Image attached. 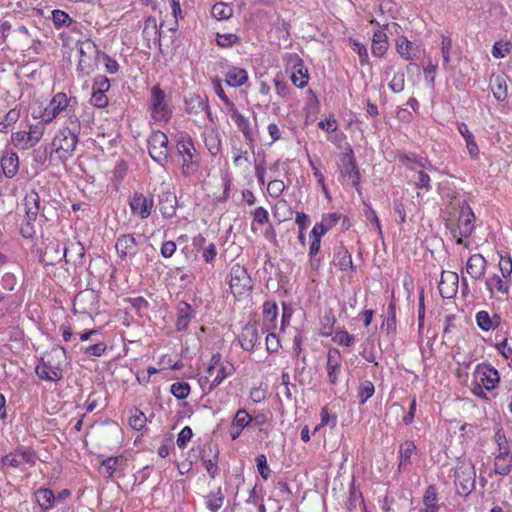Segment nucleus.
I'll use <instances>...</instances> for the list:
<instances>
[{"label":"nucleus","mask_w":512,"mask_h":512,"mask_svg":"<svg viewBox=\"0 0 512 512\" xmlns=\"http://www.w3.org/2000/svg\"><path fill=\"white\" fill-rule=\"evenodd\" d=\"M437 493L434 486H429L423 496V503L428 510L437 512L439 505L437 504Z\"/></svg>","instance_id":"a18cd8bd"},{"label":"nucleus","mask_w":512,"mask_h":512,"mask_svg":"<svg viewBox=\"0 0 512 512\" xmlns=\"http://www.w3.org/2000/svg\"><path fill=\"white\" fill-rule=\"evenodd\" d=\"M512 470V455H495L494 473L500 476H507Z\"/></svg>","instance_id":"e433bc0d"},{"label":"nucleus","mask_w":512,"mask_h":512,"mask_svg":"<svg viewBox=\"0 0 512 512\" xmlns=\"http://www.w3.org/2000/svg\"><path fill=\"white\" fill-rule=\"evenodd\" d=\"M129 206L133 215L140 219H147L154 208V200L152 196H146L142 193H134L130 198Z\"/></svg>","instance_id":"dca6fc26"},{"label":"nucleus","mask_w":512,"mask_h":512,"mask_svg":"<svg viewBox=\"0 0 512 512\" xmlns=\"http://www.w3.org/2000/svg\"><path fill=\"white\" fill-rule=\"evenodd\" d=\"M253 422V417L245 410L238 409L232 419V423L237 428L245 429Z\"/></svg>","instance_id":"49530a36"},{"label":"nucleus","mask_w":512,"mask_h":512,"mask_svg":"<svg viewBox=\"0 0 512 512\" xmlns=\"http://www.w3.org/2000/svg\"><path fill=\"white\" fill-rule=\"evenodd\" d=\"M477 326L484 332L495 330L501 323V317L498 314L490 315L485 310H480L475 315Z\"/></svg>","instance_id":"c756f323"},{"label":"nucleus","mask_w":512,"mask_h":512,"mask_svg":"<svg viewBox=\"0 0 512 512\" xmlns=\"http://www.w3.org/2000/svg\"><path fill=\"white\" fill-rule=\"evenodd\" d=\"M251 214L253 216V221H252V229L253 230H255L256 224L262 226L269 222V213H268L267 209H265L262 206L254 209V211H252Z\"/></svg>","instance_id":"603ef678"},{"label":"nucleus","mask_w":512,"mask_h":512,"mask_svg":"<svg viewBox=\"0 0 512 512\" xmlns=\"http://www.w3.org/2000/svg\"><path fill=\"white\" fill-rule=\"evenodd\" d=\"M491 91L497 101H505L507 98V83L503 76H496L491 82Z\"/></svg>","instance_id":"58836bf2"},{"label":"nucleus","mask_w":512,"mask_h":512,"mask_svg":"<svg viewBox=\"0 0 512 512\" xmlns=\"http://www.w3.org/2000/svg\"><path fill=\"white\" fill-rule=\"evenodd\" d=\"M263 322L264 328L262 329V333L271 331L276 328V319L278 316V306L275 302L266 301L263 304Z\"/></svg>","instance_id":"2f4dec72"},{"label":"nucleus","mask_w":512,"mask_h":512,"mask_svg":"<svg viewBox=\"0 0 512 512\" xmlns=\"http://www.w3.org/2000/svg\"><path fill=\"white\" fill-rule=\"evenodd\" d=\"M159 210L164 218H172L176 214L177 199L176 196L167 191L159 195Z\"/></svg>","instance_id":"7c9ffc66"},{"label":"nucleus","mask_w":512,"mask_h":512,"mask_svg":"<svg viewBox=\"0 0 512 512\" xmlns=\"http://www.w3.org/2000/svg\"><path fill=\"white\" fill-rule=\"evenodd\" d=\"M291 82L298 88H303L308 82V73L304 69L302 61L299 59L298 63L294 65V71L290 76Z\"/></svg>","instance_id":"ea45409f"},{"label":"nucleus","mask_w":512,"mask_h":512,"mask_svg":"<svg viewBox=\"0 0 512 512\" xmlns=\"http://www.w3.org/2000/svg\"><path fill=\"white\" fill-rule=\"evenodd\" d=\"M286 185L282 180L274 179L268 182L267 192L272 198H279L285 191Z\"/></svg>","instance_id":"864d4df0"},{"label":"nucleus","mask_w":512,"mask_h":512,"mask_svg":"<svg viewBox=\"0 0 512 512\" xmlns=\"http://www.w3.org/2000/svg\"><path fill=\"white\" fill-rule=\"evenodd\" d=\"M256 466L259 474L264 480H267L270 477L271 470L267 463V458L264 454H259L256 457Z\"/></svg>","instance_id":"bf43d9fd"},{"label":"nucleus","mask_w":512,"mask_h":512,"mask_svg":"<svg viewBox=\"0 0 512 512\" xmlns=\"http://www.w3.org/2000/svg\"><path fill=\"white\" fill-rule=\"evenodd\" d=\"M475 229V215L471 207L467 204L460 208L457 226L452 230L454 238H456L457 244L463 243V238L471 236Z\"/></svg>","instance_id":"9d476101"},{"label":"nucleus","mask_w":512,"mask_h":512,"mask_svg":"<svg viewBox=\"0 0 512 512\" xmlns=\"http://www.w3.org/2000/svg\"><path fill=\"white\" fill-rule=\"evenodd\" d=\"M35 500L38 503V505L43 509L44 511H48L52 508H54L56 504V498L53 493V491L49 488H39L35 491Z\"/></svg>","instance_id":"f704fd0d"},{"label":"nucleus","mask_w":512,"mask_h":512,"mask_svg":"<svg viewBox=\"0 0 512 512\" xmlns=\"http://www.w3.org/2000/svg\"><path fill=\"white\" fill-rule=\"evenodd\" d=\"M1 173L7 178H13L19 170V157L16 152L5 151L0 159Z\"/></svg>","instance_id":"bb28decb"},{"label":"nucleus","mask_w":512,"mask_h":512,"mask_svg":"<svg viewBox=\"0 0 512 512\" xmlns=\"http://www.w3.org/2000/svg\"><path fill=\"white\" fill-rule=\"evenodd\" d=\"M485 286L491 298L498 297V295L508 296L512 286V280L493 274L486 279Z\"/></svg>","instance_id":"412c9836"},{"label":"nucleus","mask_w":512,"mask_h":512,"mask_svg":"<svg viewBox=\"0 0 512 512\" xmlns=\"http://www.w3.org/2000/svg\"><path fill=\"white\" fill-rule=\"evenodd\" d=\"M459 277L456 272L443 271L438 284L439 293L443 298H452L458 289Z\"/></svg>","instance_id":"4be33fe9"},{"label":"nucleus","mask_w":512,"mask_h":512,"mask_svg":"<svg viewBox=\"0 0 512 512\" xmlns=\"http://www.w3.org/2000/svg\"><path fill=\"white\" fill-rule=\"evenodd\" d=\"M224 499V493L222 489L218 487L215 491H211L205 496L206 508L211 512H217L223 506Z\"/></svg>","instance_id":"c9c22d12"},{"label":"nucleus","mask_w":512,"mask_h":512,"mask_svg":"<svg viewBox=\"0 0 512 512\" xmlns=\"http://www.w3.org/2000/svg\"><path fill=\"white\" fill-rule=\"evenodd\" d=\"M211 14L217 20H227L233 15V9L224 2H218L212 6Z\"/></svg>","instance_id":"a19ab883"},{"label":"nucleus","mask_w":512,"mask_h":512,"mask_svg":"<svg viewBox=\"0 0 512 512\" xmlns=\"http://www.w3.org/2000/svg\"><path fill=\"white\" fill-rule=\"evenodd\" d=\"M498 267L502 277L512 280V258L509 255L500 254Z\"/></svg>","instance_id":"3c124183"},{"label":"nucleus","mask_w":512,"mask_h":512,"mask_svg":"<svg viewBox=\"0 0 512 512\" xmlns=\"http://www.w3.org/2000/svg\"><path fill=\"white\" fill-rule=\"evenodd\" d=\"M343 357L337 348H330L327 352L326 372L328 381L336 385L339 381L342 370Z\"/></svg>","instance_id":"a211bd4d"},{"label":"nucleus","mask_w":512,"mask_h":512,"mask_svg":"<svg viewBox=\"0 0 512 512\" xmlns=\"http://www.w3.org/2000/svg\"><path fill=\"white\" fill-rule=\"evenodd\" d=\"M239 41V37L236 34L227 33V34H218L217 35V45L220 47H231L233 44Z\"/></svg>","instance_id":"0e129e2a"},{"label":"nucleus","mask_w":512,"mask_h":512,"mask_svg":"<svg viewBox=\"0 0 512 512\" xmlns=\"http://www.w3.org/2000/svg\"><path fill=\"white\" fill-rule=\"evenodd\" d=\"M280 347L279 337L274 332L268 331L266 336V350L269 353H277Z\"/></svg>","instance_id":"774afa93"},{"label":"nucleus","mask_w":512,"mask_h":512,"mask_svg":"<svg viewBox=\"0 0 512 512\" xmlns=\"http://www.w3.org/2000/svg\"><path fill=\"white\" fill-rule=\"evenodd\" d=\"M352 49L359 56L360 65L366 66L369 64V55L367 48L364 44L360 43L357 40H351Z\"/></svg>","instance_id":"5fc2aeb1"},{"label":"nucleus","mask_w":512,"mask_h":512,"mask_svg":"<svg viewBox=\"0 0 512 512\" xmlns=\"http://www.w3.org/2000/svg\"><path fill=\"white\" fill-rule=\"evenodd\" d=\"M415 186L420 190H424L426 192L430 191L432 189L430 176L424 171H419L417 173Z\"/></svg>","instance_id":"e2e57ef3"},{"label":"nucleus","mask_w":512,"mask_h":512,"mask_svg":"<svg viewBox=\"0 0 512 512\" xmlns=\"http://www.w3.org/2000/svg\"><path fill=\"white\" fill-rule=\"evenodd\" d=\"M66 357L64 347L53 348L46 353L35 368L36 375L45 381L58 382L63 378L61 358Z\"/></svg>","instance_id":"f03ea898"},{"label":"nucleus","mask_w":512,"mask_h":512,"mask_svg":"<svg viewBox=\"0 0 512 512\" xmlns=\"http://www.w3.org/2000/svg\"><path fill=\"white\" fill-rule=\"evenodd\" d=\"M44 134V123L31 125L29 131H18L12 134L13 144L21 150H27L34 147Z\"/></svg>","instance_id":"4468645a"},{"label":"nucleus","mask_w":512,"mask_h":512,"mask_svg":"<svg viewBox=\"0 0 512 512\" xmlns=\"http://www.w3.org/2000/svg\"><path fill=\"white\" fill-rule=\"evenodd\" d=\"M332 341L340 346L350 347L354 345L355 337L354 335L349 334L346 330L340 329L334 333Z\"/></svg>","instance_id":"de8ad7c7"},{"label":"nucleus","mask_w":512,"mask_h":512,"mask_svg":"<svg viewBox=\"0 0 512 512\" xmlns=\"http://www.w3.org/2000/svg\"><path fill=\"white\" fill-rule=\"evenodd\" d=\"M176 149L182 175L188 177L196 174L200 164L192 138L186 133L181 134L177 139Z\"/></svg>","instance_id":"20e7f679"},{"label":"nucleus","mask_w":512,"mask_h":512,"mask_svg":"<svg viewBox=\"0 0 512 512\" xmlns=\"http://www.w3.org/2000/svg\"><path fill=\"white\" fill-rule=\"evenodd\" d=\"M38 460L37 452L30 446L18 445L13 451L4 455L0 463L3 467L23 469L25 464L34 466Z\"/></svg>","instance_id":"6e6552de"},{"label":"nucleus","mask_w":512,"mask_h":512,"mask_svg":"<svg viewBox=\"0 0 512 512\" xmlns=\"http://www.w3.org/2000/svg\"><path fill=\"white\" fill-rule=\"evenodd\" d=\"M438 68L437 61H433L431 58L428 59L426 66L424 67L425 80L430 86L434 85L435 74Z\"/></svg>","instance_id":"052dcab7"},{"label":"nucleus","mask_w":512,"mask_h":512,"mask_svg":"<svg viewBox=\"0 0 512 512\" xmlns=\"http://www.w3.org/2000/svg\"><path fill=\"white\" fill-rule=\"evenodd\" d=\"M117 255L121 259L133 258L139 251V242L135 234H121L115 242Z\"/></svg>","instance_id":"f3484780"},{"label":"nucleus","mask_w":512,"mask_h":512,"mask_svg":"<svg viewBox=\"0 0 512 512\" xmlns=\"http://www.w3.org/2000/svg\"><path fill=\"white\" fill-rule=\"evenodd\" d=\"M234 123L237 125L238 129L242 132L245 141L247 144L253 148L255 141L254 129L251 126V123L247 117H245L239 110L234 106L230 110L226 112Z\"/></svg>","instance_id":"6ab92c4d"},{"label":"nucleus","mask_w":512,"mask_h":512,"mask_svg":"<svg viewBox=\"0 0 512 512\" xmlns=\"http://www.w3.org/2000/svg\"><path fill=\"white\" fill-rule=\"evenodd\" d=\"M52 22L56 29H61L70 26L73 20L65 11L55 9L52 11Z\"/></svg>","instance_id":"79ce46f5"},{"label":"nucleus","mask_w":512,"mask_h":512,"mask_svg":"<svg viewBox=\"0 0 512 512\" xmlns=\"http://www.w3.org/2000/svg\"><path fill=\"white\" fill-rule=\"evenodd\" d=\"M510 52V44L508 42L497 41L492 47V55L494 58H504Z\"/></svg>","instance_id":"680f3d73"},{"label":"nucleus","mask_w":512,"mask_h":512,"mask_svg":"<svg viewBox=\"0 0 512 512\" xmlns=\"http://www.w3.org/2000/svg\"><path fill=\"white\" fill-rule=\"evenodd\" d=\"M229 276V286L234 296H241L252 289V279L240 264L236 263L231 267Z\"/></svg>","instance_id":"f8f14e48"},{"label":"nucleus","mask_w":512,"mask_h":512,"mask_svg":"<svg viewBox=\"0 0 512 512\" xmlns=\"http://www.w3.org/2000/svg\"><path fill=\"white\" fill-rule=\"evenodd\" d=\"M383 77L389 80L388 87L393 93H400L405 88V74L402 70L394 72L393 65H386L383 69Z\"/></svg>","instance_id":"393cba45"},{"label":"nucleus","mask_w":512,"mask_h":512,"mask_svg":"<svg viewBox=\"0 0 512 512\" xmlns=\"http://www.w3.org/2000/svg\"><path fill=\"white\" fill-rule=\"evenodd\" d=\"M374 392H375V387L371 381H369V380L362 381L358 387L359 403L360 404L366 403L367 400L370 399L374 395Z\"/></svg>","instance_id":"37998d69"},{"label":"nucleus","mask_w":512,"mask_h":512,"mask_svg":"<svg viewBox=\"0 0 512 512\" xmlns=\"http://www.w3.org/2000/svg\"><path fill=\"white\" fill-rule=\"evenodd\" d=\"M388 36L383 30H376L372 37L371 53L374 57L382 58L388 50Z\"/></svg>","instance_id":"473e14b6"},{"label":"nucleus","mask_w":512,"mask_h":512,"mask_svg":"<svg viewBox=\"0 0 512 512\" xmlns=\"http://www.w3.org/2000/svg\"><path fill=\"white\" fill-rule=\"evenodd\" d=\"M476 471L471 463L461 464L455 471V485L462 496H468L475 488Z\"/></svg>","instance_id":"ddd939ff"},{"label":"nucleus","mask_w":512,"mask_h":512,"mask_svg":"<svg viewBox=\"0 0 512 512\" xmlns=\"http://www.w3.org/2000/svg\"><path fill=\"white\" fill-rule=\"evenodd\" d=\"M339 170L342 179L351 181L354 188L357 190L360 186V172L357 168L353 150L350 146L346 151L340 155Z\"/></svg>","instance_id":"9b49d317"},{"label":"nucleus","mask_w":512,"mask_h":512,"mask_svg":"<svg viewBox=\"0 0 512 512\" xmlns=\"http://www.w3.org/2000/svg\"><path fill=\"white\" fill-rule=\"evenodd\" d=\"M107 349L105 342H97L93 345H89L84 349V354L87 357H101Z\"/></svg>","instance_id":"13d9d810"},{"label":"nucleus","mask_w":512,"mask_h":512,"mask_svg":"<svg viewBox=\"0 0 512 512\" xmlns=\"http://www.w3.org/2000/svg\"><path fill=\"white\" fill-rule=\"evenodd\" d=\"M143 35L148 40H156L160 33L157 29V21L154 17H148L144 22Z\"/></svg>","instance_id":"09e8293b"},{"label":"nucleus","mask_w":512,"mask_h":512,"mask_svg":"<svg viewBox=\"0 0 512 512\" xmlns=\"http://www.w3.org/2000/svg\"><path fill=\"white\" fill-rule=\"evenodd\" d=\"M396 51L406 61H414L419 58V46L405 36H399L396 39Z\"/></svg>","instance_id":"b1692460"},{"label":"nucleus","mask_w":512,"mask_h":512,"mask_svg":"<svg viewBox=\"0 0 512 512\" xmlns=\"http://www.w3.org/2000/svg\"><path fill=\"white\" fill-rule=\"evenodd\" d=\"M333 262L341 271H350L352 273L356 271V267L352 261V255L343 244L334 248Z\"/></svg>","instance_id":"5701e85b"},{"label":"nucleus","mask_w":512,"mask_h":512,"mask_svg":"<svg viewBox=\"0 0 512 512\" xmlns=\"http://www.w3.org/2000/svg\"><path fill=\"white\" fill-rule=\"evenodd\" d=\"M487 267V261L481 254L471 255L466 263V272L474 280L481 279Z\"/></svg>","instance_id":"a878e982"},{"label":"nucleus","mask_w":512,"mask_h":512,"mask_svg":"<svg viewBox=\"0 0 512 512\" xmlns=\"http://www.w3.org/2000/svg\"><path fill=\"white\" fill-rule=\"evenodd\" d=\"M168 136L160 131H153L147 139L150 157L159 165L165 166L169 155Z\"/></svg>","instance_id":"1a4fd4ad"},{"label":"nucleus","mask_w":512,"mask_h":512,"mask_svg":"<svg viewBox=\"0 0 512 512\" xmlns=\"http://www.w3.org/2000/svg\"><path fill=\"white\" fill-rule=\"evenodd\" d=\"M416 451V445L413 441H405L399 447V469L410 464V459Z\"/></svg>","instance_id":"4c0bfd02"},{"label":"nucleus","mask_w":512,"mask_h":512,"mask_svg":"<svg viewBox=\"0 0 512 512\" xmlns=\"http://www.w3.org/2000/svg\"><path fill=\"white\" fill-rule=\"evenodd\" d=\"M192 436V429L189 426L183 427L177 437V446L180 449H184L187 446L188 442L191 440Z\"/></svg>","instance_id":"338daca9"},{"label":"nucleus","mask_w":512,"mask_h":512,"mask_svg":"<svg viewBox=\"0 0 512 512\" xmlns=\"http://www.w3.org/2000/svg\"><path fill=\"white\" fill-rule=\"evenodd\" d=\"M118 462L119 458L114 456L108 457L107 459L103 460L101 463L102 472L107 477H112L117 469Z\"/></svg>","instance_id":"4d7b16f0"},{"label":"nucleus","mask_w":512,"mask_h":512,"mask_svg":"<svg viewBox=\"0 0 512 512\" xmlns=\"http://www.w3.org/2000/svg\"><path fill=\"white\" fill-rule=\"evenodd\" d=\"M78 136L69 128L59 130L51 142L50 159L65 163L75 152Z\"/></svg>","instance_id":"39448f33"},{"label":"nucleus","mask_w":512,"mask_h":512,"mask_svg":"<svg viewBox=\"0 0 512 512\" xmlns=\"http://www.w3.org/2000/svg\"><path fill=\"white\" fill-rule=\"evenodd\" d=\"M238 341L243 350L254 351L260 345V334L257 325L254 323L246 324L238 337Z\"/></svg>","instance_id":"aec40b11"},{"label":"nucleus","mask_w":512,"mask_h":512,"mask_svg":"<svg viewBox=\"0 0 512 512\" xmlns=\"http://www.w3.org/2000/svg\"><path fill=\"white\" fill-rule=\"evenodd\" d=\"M75 99L68 98L65 93H56L50 100L47 107L44 109L42 114V122L44 124L53 121L61 112L66 111L71 124H76L78 119L76 115L71 114V101Z\"/></svg>","instance_id":"423d86ee"},{"label":"nucleus","mask_w":512,"mask_h":512,"mask_svg":"<svg viewBox=\"0 0 512 512\" xmlns=\"http://www.w3.org/2000/svg\"><path fill=\"white\" fill-rule=\"evenodd\" d=\"M500 383V374L489 362L476 365L472 372L470 390L480 399L488 400L487 392L496 389Z\"/></svg>","instance_id":"f257e3e1"},{"label":"nucleus","mask_w":512,"mask_h":512,"mask_svg":"<svg viewBox=\"0 0 512 512\" xmlns=\"http://www.w3.org/2000/svg\"><path fill=\"white\" fill-rule=\"evenodd\" d=\"M26 219L35 221L41 211V198L36 190H31L24 197Z\"/></svg>","instance_id":"cd10ccee"},{"label":"nucleus","mask_w":512,"mask_h":512,"mask_svg":"<svg viewBox=\"0 0 512 512\" xmlns=\"http://www.w3.org/2000/svg\"><path fill=\"white\" fill-rule=\"evenodd\" d=\"M170 392L177 399L183 400L188 397L190 393V385L187 382H175L170 387Z\"/></svg>","instance_id":"8fccbe9b"},{"label":"nucleus","mask_w":512,"mask_h":512,"mask_svg":"<svg viewBox=\"0 0 512 512\" xmlns=\"http://www.w3.org/2000/svg\"><path fill=\"white\" fill-rule=\"evenodd\" d=\"M248 80V73L245 69L239 67H231L225 74V81L231 87H239L244 85Z\"/></svg>","instance_id":"72a5a7b5"},{"label":"nucleus","mask_w":512,"mask_h":512,"mask_svg":"<svg viewBox=\"0 0 512 512\" xmlns=\"http://www.w3.org/2000/svg\"><path fill=\"white\" fill-rule=\"evenodd\" d=\"M185 110L189 115L200 116L202 119L213 121L208 98L205 95L190 94L185 100Z\"/></svg>","instance_id":"2eb2a0df"},{"label":"nucleus","mask_w":512,"mask_h":512,"mask_svg":"<svg viewBox=\"0 0 512 512\" xmlns=\"http://www.w3.org/2000/svg\"><path fill=\"white\" fill-rule=\"evenodd\" d=\"M148 112L151 119L157 123H167L172 118L171 98L159 85H154L150 89Z\"/></svg>","instance_id":"7ed1b4c3"},{"label":"nucleus","mask_w":512,"mask_h":512,"mask_svg":"<svg viewBox=\"0 0 512 512\" xmlns=\"http://www.w3.org/2000/svg\"><path fill=\"white\" fill-rule=\"evenodd\" d=\"M321 248V240L319 239H311L309 244V258L311 267L318 266L320 263V259L317 258V255Z\"/></svg>","instance_id":"6e6d98bb"},{"label":"nucleus","mask_w":512,"mask_h":512,"mask_svg":"<svg viewBox=\"0 0 512 512\" xmlns=\"http://www.w3.org/2000/svg\"><path fill=\"white\" fill-rule=\"evenodd\" d=\"M195 317V310L187 302H181L177 306V318L175 327L177 331H186L189 323Z\"/></svg>","instance_id":"c85d7f7f"},{"label":"nucleus","mask_w":512,"mask_h":512,"mask_svg":"<svg viewBox=\"0 0 512 512\" xmlns=\"http://www.w3.org/2000/svg\"><path fill=\"white\" fill-rule=\"evenodd\" d=\"M235 367L229 360H222L220 353H214L210 359V363L206 369L207 378L213 377L210 382L209 390H213L219 386L226 378L233 375Z\"/></svg>","instance_id":"0eeeda50"},{"label":"nucleus","mask_w":512,"mask_h":512,"mask_svg":"<svg viewBox=\"0 0 512 512\" xmlns=\"http://www.w3.org/2000/svg\"><path fill=\"white\" fill-rule=\"evenodd\" d=\"M147 423L146 415L139 409L135 408L131 412V416L129 418V425L132 429L140 431L145 427Z\"/></svg>","instance_id":"c03bdc74"},{"label":"nucleus","mask_w":512,"mask_h":512,"mask_svg":"<svg viewBox=\"0 0 512 512\" xmlns=\"http://www.w3.org/2000/svg\"><path fill=\"white\" fill-rule=\"evenodd\" d=\"M90 103L97 108H104L108 105L106 92L92 90Z\"/></svg>","instance_id":"69168bd1"}]
</instances>
